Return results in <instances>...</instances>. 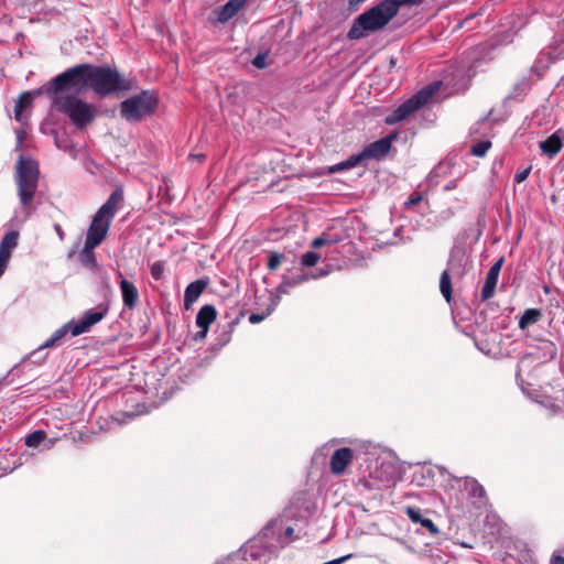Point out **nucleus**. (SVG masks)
<instances>
[{
  "instance_id": "aec40b11",
  "label": "nucleus",
  "mask_w": 564,
  "mask_h": 564,
  "mask_svg": "<svg viewBox=\"0 0 564 564\" xmlns=\"http://www.w3.org/2000/svg\"><path fill=\"white\" fill-rule=\"evenodd\" d=\"M498 274L488 271L485 283L481 289V300L488 301L490 300L494 294L498 282Z\"/></svg>"
},
{
  "instance_id": "c03bdc74",
  "label": "nucleus",
  "mask_w": 564,
  "mask_h": 564,
  "mask_svg": "<svg viewBox=\"0 0 564 564\" xmlns=\"http://www.w3.org/2000/svg\"><path fill=\"white\" fill-rule=\"evenodd\" d=\"M328 274V271L327 270H321L318 273L312 275L313 279H317V278H321V276H325Z\"/></svg>"
},
{
  "instance_id": "e433bc0d",
  "label": "nucleus",
  "mask_w": 564,
  "mask_h": 564,
  "mask_svg": "<svg viewBox=\"0 0 564 564\" xmlns=\"http://www.w3.org/2000/svg\"><path fill=\"white\" fill-rule=\"evenodd\" d=\"M503 257L499 258L495 263L494 265L489 269L490 272H494V273H497L499 275L500 273V270H501V267L503 264Z\"/></svg>"
},
{
  "instance_id": "c85d7f7f",
  "label": "nucleus",
  "mask_w": 564,
  "mask_h": 564,
  "mask_svg": "<svg viewBox=\"0 0 564 564\" xmlns=\"http://www.w3.org/2000/svg\"><path fill=\"white\" fill-rule=\"evenodd\" d=\"M490 141H479L471 147L470 153L475 156L482 158L486 155L487 151L490 149Z\"/></svg>"
},
{
  "instance_id": "a19ab883",
  "label": "nucleus",
  "mask_w": 564,
  "mask_h": 564,
  "mask_svg": "<svg viewBox=\"0 0 564 564\" xmlns=\"http://www.w3.org/2000/svg\"><path fill=\"white\" fill-rule=\"evenodd\" d=\"M350 557H351V555H350V554H348V555L341 556V557H339V558H336V560H333V561L326 562L325 564H340V563H343L344 561H346V560H348V558H350Z\"/></svg>"
},
{
  "instance_id": "ddd939ff",
  "label": "nucleus",
  "mask_w": 564,
  "mask_h": 564,
  "mask_svg": "<svg viewBox=\"0 0 564 564\" xmlns=\"http://www.w3.org/2000/svg\"><path fill=\"white\" fill-rule=\"evenodd\" d=\"M119 285H120L123 305L126 307H128L129 310L134 308L139 301V293H138L135 285L126 279H122L120 281Z\"/></svg>"
},
{
  "instance_id": "79ce46f5",
  "label": "nucleus",
  "mask_w": 564,
  "mask_h": 564,
  "mask_svg": "<svg viewBox=\"0 0 564 564\" xmlns=\"http://www.w3.org/2000/svg\"><path fill=\"white\" fill-rule=\"evenodd\" d=\"M551 564H564V557L562 555H553Z\"/></svg>"
},
{
  "instance_id": "f8f14e48",
  "label": "nucleus",
  "mask_w": 564,
  "mask_h": 564,
  "mask_svg": "<svg viewBox=\"0 0 564 564\" xmlns=\"http://www.w3.org/2000/svg\"><path fill=\"white\" fill-rule=\"evenodd\" d=\"M208 285V280L199 279L189 283L184 293V306L188 310L194 302L198 300L200 294L205 291Z\"/></svg>"
},
{
  "instance_id": "2f4dec72",
  "label": "nucleus",
  "mask_w": 564,
  "mask_h": 564,
  "mask_svg": "<svg viewBox=\"0 0 564 564\" xmlns=\"http://www.w3.org/2000/svg\"><path fill=\"white\" fill-rule=\"evenodd\" d=\"M164 272V264L163 262L156 261L151 265V275L155 280H160Z\"/></svg>"
},
{
  "instance_id": "de8ad7c7",
  "label": "nucleus",
  "mask_w": 564,
  "mask_h": 564,
  "mask_svg": "<svg viewBox=\"0 0 564 564\" xmlns=\"http://www.w3.org/2000/svg\"><path fill=\"white\" fill-rule=\"evenodd\" d=\"M365 0H349V4L350 6H355V4H359L361 2H364Z\"/></svg>"
},
{
  "instance_id": "4be33fe9",
  "label": "nucleus",
  "mask_w": 564,
  "mask_h": 564,
  "mask_svg": "<svg viewBox=\"0 0 564 564\" xmlns=\"http://www.w3.org/2000/svg\"><path fill=\"white\" fill-rule=\"evenodd\" d=\"M542 317V312L539 308H528L524 311L519 319L520 329H525L530 325L535 324Z\"/></svg>"
},
{
  "instance_id": "4468645a",
  "label": "nucleus",
  "mask_w": 564,
  "mask_h": 564,
  "mask_svg": "<svg viewBox=\"0 0 564 564\" xmlns=\"http://www.w3.org/2000/svg\"><path fill=\"white\" fill-rule=\"evenodd\" d=\"M245 3L246 0H229L216 11L217 21L220 23L228 22L243 8Z\"/></svg>"
},
{
  "instance_id": "f257e3e1",
  "label": "nucleus",
  "mask_w": 564,
  "mask_h": 564,
  "mask_svg": "<svg viewBox=\"0 0 564 564\" xmlns=\"http://www.w3.org/2000/svg\"><path fill=\"white\" fill-rule=\"evenodd\" d=\"M53 90L72 88L76 94L88 89L100 96H109L132 89V82L109 66L78 64L53 78Z\"/></svg>"
},
{
  "instance_id": "dca6fc26",
  "label": "nucleus",
  "mask_w": 564,
  "mask_h": 564,
  "mask_svg": "<svg viewBox=\"0 0 564 564\" xmlns=\"http://www.w3.org/2000/svg\"><path fill=\"white\" fill-rule=\"evenodd\" d=\"M217 311L213 305H204L196 315V325L200 329H208L209 325L216 319Z\"/></svg>"
},
{
  "instance_id": "f03ea898",
  "label": "nucleus",
  "mask_w": 564,
  "mask_h": 564,
  "mask_svg": "<svg viewBox=\"0 0 564 564\" xmlns=\"http://www.w3.org/2000/svg\"><path fill=\"white\" fill-rule=\"evenodd\" d=\"M53 79L43 86L44 93L52 98L53 106L66 115L76 128H84L94 121L96 111L94 107L78 97L72 88L53 90Z\"/></svg>"
},
{
  "instance_id": "393cba45",
  "label": "nucleus",
  "mask_w": 564,
  "mask_h": 564,
  "mask_svg": "<svg viewBox=\"0 0 564 564\" xmlns=\"http://www.w3.org/2000/svg\"><path fill=\"white\" fill-rule=\"evenodd\" d=\"M465 487L468 490L469 495L475 498H485L486 497L485 488L476 479L467 480L465 482Z\"/></svg>"
},
{
  "instance_id": "f3484780",
  "label": "nucleus",
  "mask_w": 564,
  "mask_h": 564,
  "mask_svg": "<svg viewBox=\"0 0 564 564\" xmlns=\"http://www.w3.org/2000/svg\"><path fill=\"white\" fill-rule=\"evenodd\" d=\"M562 147L563 140L558 132L553 133L545 141L540 143L541 151L550 158L556 155L561 151Z\"/></svg>"
},
{
  "instance_id": "20e7f679",
  "label": "nucleus",
  "mask_w": 564,
  "mask_h": 564,
  "mask_svg": "<svg viewBox=\"0 0 564 564\" xmlns=\"http://www.w3.org/2000/svg\"><path fill=\"white\" fill-rule=\"evenodd\" d=\"M123 203V191L115 189L106 203L98 209L93 217L91 224L87 230L85 242L89 247H98L106 238L111 221Z\"/></svg>"
},
{
  "instance_id": "6e6552de",
  "label": "nucleus",
  "mask_w": 564,
  "mask_h": 564,
  "mask_svg": "<svg viewBox=\"0 0 564 564\" xmlns=\"http://www.w3.org/2000/svg\"><path fill=\"white\" fill-rule=\"evenodd\" d=\"M107 312L108 307L102 304L85 312L83 317L78 322H74V325L70 328V334L73 336H78L83 333L88 332L91 326L100 322L106 316Z\"/></svg>"
},
{
  "instance_id": "473e14b6",
  "label": "nucleus",
  "mask_w": 564,
  "mask_h": 564,
  "mask_svg": "<svg viewBox=\"0 0 564 564\" xmlns=\"http://www.w3.org/2000/svg\"><path fill=\"white\" fill-rule=\"evenodd\" d=\"M425 0H392L394 3V7L399 11L401 7H413V6H420Z\"/></svg>"
},
{
  "instance_id": "ea45409f",
  "label": "nucleus",
  "mask_w": 564,
  "mask_h": 564,
  "mask_svg": "<svg viewBox=\"0 0 564 564\" xmlns=\"http://www.w3.org/2000/svg\"><path fill=\"white\" fill-rule=\"evenodd\" d=\"M54 230H55V232L57 234V236H58L59 240H62V241H63V240L65 239V232H64V230L62 229L61 225L55 224V225H54Z\"/></svg>"
},
{
  "instance_id": "49530a36",
  "label": "nucleus",
  "mask_w": 564,
  "mask_h": 564,
  "mask_svg": "<svg viewBox=\"0 0 564 564\" xmlns=\"http://www.w3.org/2000/svg\"><path fill=\"white\" fill-rule=\"evenodd\" d=\"M293 533H294L293 528L288 527V528L285 529V536H288V538H292V536H293Z\"/></svg>"
},
{
  "instance_id": "2eb2a0df",
  "label": "nucleus",
  "mask_w": 564,
  "mask_h": 564,
  "mask_svg": "<svg viewBox=\"0 0 564 564\" xmlns=\"http://www.w3.org/2000/svg\"><path fill=\"white\" fill-rule=\"evenodd\" d=\"M405 513L408 514L409 519L414 523H420L423 528H425L431 534L436 535L438 534L440 530L434 524V522L431 519L423 518L421 514V511L413 507H408L405 510Z\"/></svg>"
},
{
  "instance_id": "a878e982",
  "label": "nucleus",
  "mask_w": 564,
  "mask_h": 564,
  "mask_svg": "<svg viewBox=\"0 0 564 564\" xmlns=\"http://www.w3.org/2000/svg\"><path fill=\"white\" fill-rule=\"evenodd\" d=\"M45 437L46 434L44 431H34L25 437V445L29 447H36L44 441Z\"/></svg>"
},
{
  "instance_id": "9d476101",
  "label": "nucleus",
  "mask_w": 564,
  "mask_h": 564,
  "mask_svg": "<svg viewBox=\"0 0 564 564\" xmlns=\"http://www.w3.org/2000/svg\"><path fill=\"white\" fill-rule=\"evenodd\" d=\"M354 460V451L349 447L336 449L329 462L330 471L334 475H341L346 467Z\"/></svg>"
},
{
  "instance_id": "c756f323",
  "label": "nucleus",
  "mask_w": 564,
  "mask_h": 564,
  "mask_svg": "<svg viewBox=\"0 0 564 564\" xmlns=\"http://www.w3.org/2000/svg\"><path fill=\"white\" fill-rule=\"evenodd\" d=\"M321 259L319 254L314 251H307L302 256L301 263L304 267H314Z\"/></svg>"
},
{
  "instance_id": "f704fd0d",
  "label": "nucleus",
  "mask_w": 564,
  "mask_h": 564,
  "mask_svg": "<svg viewBox=\"0 0 564 564\" xmlns=\"http://www.w3.org/2000/svg\"><path fill=\"white\" fill-rule=\"evenodd\" d=\"M252 65L256 66L257 68H264L267 67V54H258L253 59H252Z\"/></svg>"
},
{
  "instance_id": "1a4fd4ad",
  "label": "nucleus",
  "mask_w": 564,
  "mask_h": 564,
  "mask_svg": "<svg viewBox=\"0 0 564 564\" xmlns=\"http://www.w3.org/2000/svg\"><path fill=\"white\" fill-rule=\"evenodd\" d=\"M395 139V134H390L378 141H375L367 145L362 150V155L366 160H380L384 158L391 149L392 141Z\"/></svg>"
},
{
  "instance_id": "c9c22d12",
  "label": "nucleus",
  "mask_w": 564,
  "mask_h": 564,
  "mask_svg": "<svg viewBox=\"0 0 564 564\" xmlns=\"http://www.w3.org/2000/svg\"><path fill=\"white\" fill-rule=\"evenodd\" d=\"M530 172H531V167H527L522 171L517 172L514 175V182L522 183L523 181H525L528 178Z\"/></svg>"
},
{
  "instance_id": "423d86ee",
  "label": "nucleus",
  "mask_w": 564,
  "mask_h": 564,
  "mask_svg": "<svg viewBox=\"0 0 564 564\" xmlns=\"http://www.w3.org/2000/svg\"><path fill=\"white\" fill-rule=\"evenodd\" d=\"M159 105V98L152 90H142L140 94L124 99L120 104V116L129 122H138L152 116Z\"/></svg>"
},
{
  "instance_id": "412c9836",
  "label": "nucleus",
  "mask_w": 564,
  "mask_h": 564,
  "mask_svg": "<svg viewBox=\"0 0 564 564\" xmlns=\"http://www.w3.org/2000/svg\"><path fill=\"white\" fill-rule=\"evenodd\" d=\"M74 325V321L65 324L63 327L58 328L54 332V334L44 341V344L40 347V349L51 348L57 345V343L63 339L68 332H70V328Z\"/></svg>"
},
{
  "instance_id": "0eeeda50",
  "label": "nucleus",
  "mask_w": 564,
  "mask_h": 564,
  "mask_svg": "<svg viewBox=\"0 0 564 564\" xmlns=\"http://www.w3.org/2000/svg\"><path fill=\"white\" fill-rule=\"evenodd\" d=\"M440 84V82L432 83L414 94L386 117V123L395 124L422 108L437 93Z\"/></svg>"
},
{
  "instance_id": "4c0bfd02",
  "label": "nucleus",
  "mask_w": 564,
  "mask_h": 564,
  "mask_svg": "<svg viewBox=\"0 0 564 564\" xmlns=\"http://www.w3.org/2000/svg\"><path fill=\"white\" fill-rule=\"evenodd\" d=\"M264 318H265V315H263V314H250V315H249V322H250L251 324L260 323V322H262Z\"/></svg>"
},
{
  "instance_id": "72a5a7b5",
  "label": "nucleus",
  "mask_w": 564,
  "mask_h": 564,
  "mask_svg": "<svg viewBox=\"0 0 564 564\" xmlns=\"http://www.w3.org/2000/svg\"><path fill=\"white\" fill-rule=\"evenodd\" d=\"M423 199V194L420 192H414L410 195L409 199L405 202L408 208L417 205Z\"/></svg>"
},
{
  "instance_id": "39448f33",
  "label": "nucleus",
  "mask_w": 564,
  "mask_h": 564,
  "mask_svg": "<svg viewBox=\"0 0 564 564\" xmlns=\"http://www.w3.org/2000/svg\"><path fill=\"white\" fill-rule=\"evenodd\" d=\"M39 175L37 163L21 155L15 165V183L20 203L28 214L33 210L32 200L39 186Z\"/></svg>"
},
{
  "instance_id": "a18cd8bd",
  "label": "nucleus",
  "mask_w": 564,
  "mask_h": 564,
  "mask_svg": "<svg viewBox=\"0 0 564 564\" xmlns=\"http://www.w3.org/2000/svg\"><path fill=\"white\" fill-rule=\"evenodd\" d=\"M207 332L208 329H200L197 334H196V338H205L206 335H207Z\"/></svg>"
},
{
  "instance_id": "b1692460",
  "label": "nucleus",
  "mask_w": 564,
  "mask_h": 564,
  "mask_svg": "<svg viewBox=\"0 0 564 564\" xmlns=\"http://www.w3.org/2000/svg\"><path fill=\"white\" fill-rule=\"evenodd\" d=\"M95 248L96 247H89V245L85 242L84 248L80 251V261L86 267L96 265Z\"/></svg>"
},
{
  "instance_id": "9b49d317",
  "label": "nucleus",
  "mask_w": 564,
  "mask_h": 564,
  "mask_svg": "<svg viewBox=\"0 0 564 564\" xmlns=\"http://www.w3.org/2000/svg\"><path fill=\"white\" fill-rule=\"evenodd\" d=\"M44 93L43 87L36 91H24L22 93L14 105V118L19 122H24L26 119L25 110H28L35 96L40 95L41 93Z\"/></svg>"
},
{
  "instance_id": "cd10ccee",
  "label": "nucleus",
  "mask_w": 564,
  "mask_h": 564,
  "mask_svg": "<svg viewBox=\"0 0 564 564\" xmlns=\"http://www.w3.org/2000/svg\"><path fill=\"white\" fill-rule=\"evenodd\" d=\"M306 275H301L295 279H284L282 283L278 286V292L280 293H288V289L294 285H297L302 283L303 281H306Z\"/></svg>"
},
{
  "instance_id": "7ed1b4c3",
  "label": "nucleus",
  "mask_w": 564,
  "mask_h": 564,
  "mask_svg": "<svg viewBox=\"0 0 564 564\" xmlns=\"http://www.w3.org/2000/svg\"><path fill=\"white\" fill-rule=\"evenodd\" d=\"M392 0H381L361 13L347 33L349 40H360L370 33L382 30L398 14Z\"/></svg>"
},
{
  "instance_id": "5701e85b",
  "label": "nucleus",
  "mask_w": 564,
  "mask_h": 564,
  "mask_svg": "<svg viewBox=\"0 0 564 564\" xmlns=\"http://www.w3.org/2000/svg\"><path fill=\"white\" fill-rule=\"evenodd\" d=\"M440 290L445 300L449 303L452 300V281L448 271H443L440 279Z\"/></svg>"
},
{
  "instance_id": "a211bd4d",
  "label": "nucleus",
  "mask_w": 564,
  "mask_h": 564,
  "mask_svg": "<svg viewBox=\"0 0 564 564\" xmlns=\"http://www.w3.org/2000/svg\"><path fill=\"white\" fill-rule=\"evenodd\" d=\"M19 239L18 231H10L4 235L0 242V256L10 259L12 250L17 247Z\"/></svg>"
},
{
  "instance_id": "58836bf2",
  "label": "nucleus",
  "mask_w": 564,
  "mask_h": 564,
  "mask_svg": "<svg viewBox=\"0 0 564 564\" xmlns=\"http://www.w3.org/2000/svg\"><path fill=\"white\" fill-rule=\"evenodd\" d=\"M10 259L0 256V276L3 274Z\"/></svg>"
},
{
  "instance_id": "7c9ffc66",
  "label": "nucleus",
  "mask_w": 564,
  "mask_h": 564,
  "mask_svg": "<svg viewBox=\"0 0 564 564\" xmlns=\"http://www.w3.org/2000/svg\"><path fill=\"white\" fill-rule=\"evenodd\" d=\"M282 259H283L282 254H280L278 252H271L269 254V259H268L269 270H271V271L276 270L280 267Z\"/></svg>"
},
{
  "instance_id": "37998d69",
  "label": "nucleus",
  "mask_w": 564,
  "mask_h": 564,
  "mask_svg": "<svg viewBox=\"0 0 564 564\" xmlns=\"http://www.w3.org/2000/svg\"><path fill=\"white\" fill-rule=\"evenodd\" d=\"M189 159L191 160H198L199 162H202L205 159V154H202V153L200 154H191Z\"/></svg>"
},
{
  "instance_id": "6ab92c4d",
  "label": "nucleus",
  "mask_w": 564,
  "mask_h": 564,
  "mask_svg": "<svg viewBox=\"0 0 564 564\" xmlns=\"http://www.w3.org/2000/svg\"><path fill=\"white\" fill-rule=\"evenodd\" d=\"M365 160H366V158L362 155V151H361L360 153L351 155L347 160L330 166L328 169V173H336V172H341V171H345V170H349L351 167L357 166L358 164H360Z\"/></svg>"
},
{
  "instance_id": "bb28decb",
  "label": "nucleus",
  "mask_w": 564,
  "mask_h": 564,
  "mask_svg": "<svg viewBox=\"0 0 564 564\" xmlns=\"http://www.w3.org/2000/svg\"><path fill=\"white\" fill-rule=\"evenodd\" d=\"M340 238L339 237H329L328 235L326 234H323L322 236L319 237H316L313 241H312V247L313 248H321L325 245H335L337 242H339Z\"/></svg>"
}]
</instances>
